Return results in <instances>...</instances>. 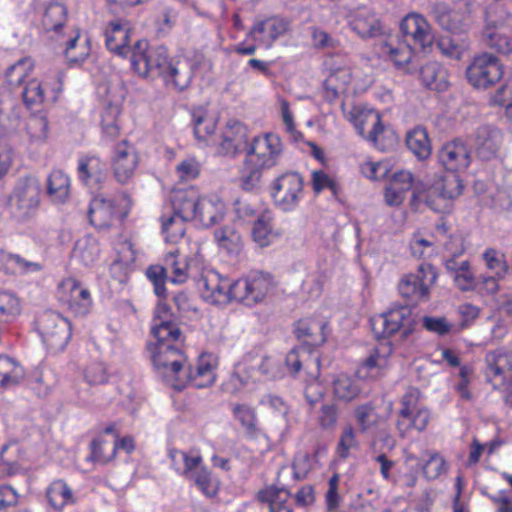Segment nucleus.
Masks as SVG:
<instances>
[{
    "label": "nucleus",
    "mask_w": 512,
    "mask_h": 512,
    "mask_svg": "<svg viewBox=\"0 0 512 512\" xmlns=\"http://www.w3.org/2000/svg\"><path fill=\"white\" fill-rule=\"evenodd\" d=\"M431 415L428 409L422 407L409 413L407 417L397 419L396 427L401 437L407 436L411 429L422 432L426 429Z\"/></svg>",
    "instance_id": "47"
},
{
    "label": "nucleus",
    "mask_w": 512,
    "mask_h": 512,
    "mask_svg": "<svg viewBox=\"0 0 512 512\" xmlns=\"http://www.w3.org/2000/svg\"><path fill=\"white\" fill-rule=\"evenodd\" d=\"M67 19L66 7L58 2L47 5L43 16V26L47 31H54L60 34Z\"/></svg>",
    "instance_id": "54"
},
{
    "label": "nucleus",
    "mask_w": 512,
    "mask_h": 512,
    "mask_svg": "<svg viewBox=\"0 0 512 512\" xmlns=\"http://www.w3.org/2000/svg\"><path fill=\"white\" fill-rule=\"evenodd\" d=\"M47 194L51 201L64 203L70 194V178L61 170H54L47 179Z\"/></svg>",
    "instance_id": "45"
},
{
    "label": "nucleus",
    "mask_w": 512,
    "mask_h": 512,
    "mask_svg": "<svg viewBox=\"0 0 512 512\" xmlns=\"http://www.w3.org/2000/svg\"><path fill=\"white\" fill-rule=\"evenodd\" d=\"M214 240L219 249L229 254H238L243 246L241 233L235 224H227L214 231Z\"/></svg>",
    "instance_id": "43"
},
{
    "label": "nucleus",
    "mask_w": 512,
    "mask_h": 512,
    "mask_svg": "<svg viewBox=\"0 0 512 512\" xmlns=\"http://www.w3.org/2000/svg\"><path fill=\"white\" fill-rule=\"evenodd\" d=\"M132 69L141 77H162L167 86L182 91L190 85L195 66L170 59L163 46L149 49L141 39L134 44Z\"/></svg>",
    "instance_id": "3"
},
{
    "label": "nucleus",
    "mask_w": 512,
    "mask_h": 512,
    "mask_svg": "<svg viewBox=\"0 0 512 512\" xmlns=\"http://www.w3.org/2000/svg\"><path fill=\"white\" fill-rule=\"evenodd\" d=\"M422 83L430 90L442 92L449 86L447 70L437 62H428L420 70Z\"/></svg>",
    "instance_id": "42"
},
{
    "label": "nucleus",
    "mask_w": 512,
    "mask_h": 512,
    "mask_svg": "<svg viewBox=\"0 0 512 512\" xmlns=\"http://www.w3.org/2000/svg\"><path fill=\"white\" fill-rule=\"evenodd\" d=\"M400 30L405 41L426 52L434 43L435 37L428 20L419 13H409L400 22Z\"/></svg>",
    "instance_id": "19"
},
{
    "label": "nucleus",
    "mask_w": 512,
    "mask_h": 512,
    "mask_svg": "<svg viewBox=\"0 0 512 512\" xmlns=\"http://www.w3.org/2000/svg\"><path fill=\"white\" fill-rule=\"evenodd\" d=\"M255 373L256 371L254 367L248 366L246 360H244L236 366V372L232 374L229 380L225 383V390L230 393L239 391L242 387L248 384L250 379L253 381L257 380Z\"/></svg>",
    "instance_id": "57"
},
{
    "label": "nucleus",
    "mask_w": 512,
    "mask_h": 512,
    "mask_svg": "<svg viewBox=\"0 0 512 512\" xmlns=\"http://www.w3.org/2000/svg\"><path fill=\"white\" fill-rule=\"evenodd\" d=\"M436 280L435 268L431 264L422 263L416 271L402 277L398 285L399 293L413 301L426 299Z\"/></svg>",
    "instance_id": "14"
},
{
    "label": "nucleus",
    "mask_w": 512,
    "mask_h": 512,
    "mask_svg": "<svg viewBox=\"0 0 512 512\" xmlns=\"http://www.w3.org/2000/svg\"><path fill=\"white\" fill-rule=\"evenodd\" d=\"M283 154V143L274 133L255 136L245 147V158L240 170V184L246 191L255 189L262 172L278 164Z\"/></svg>",
    "instance_id": "4"
},
{
    "label": "nucleus",
    "mask_w": 512,
    "mask_h": 512,
    "mask_svg": "<svg viewBox=\"0 0 512 512\" xmlns=\"http://www.w3.org/2000/svg\"><path fill=\"white\" fill-rule=\"evenodd\" d=\"M378 51L382 57L392 61L396 68L406 73L414 71L412 59L414 50L407 41H398L394 43L391 38L382 40L379 43Z\"/></svg>",
    "instance_id": "28"
},
{
    "label": "nucleus",
    "mask_w": 512,
    "mask_h": 512,
    "mask_svg": "<svg viewBox=\"0 0 512 512\" xmlns=\"http://www.w3.org/2000/svg\"><path fill=\"white\" fill-rule=\"evenodd\" d=\"M503 75V65L490 53L475 56L466 70L468 82L478 89H487L495 85Z\"/></svg>",
    "instance_id": "13"
},
{
    "label": "nucleus",
    "mask_w": 512,
    "mask_h": 512,
    "mask_svg": "<svg viewBox=\"0 0 512 512\" xmlns=\"http://www.w3.org/2000/svg\"><path fill=\"white\" fill-rule=\"evenodd\" d=\"M246 127L237 120H229L223 128L220 141L215 143V154L219 156H236L243 144H247Z\"/></svg>",
    "instance_id": "24"
},
{
    "label": "nucleus",
    "mask_w": 512,
    "mask_h": 512,
    "mask_svg": "<svg viewBox=\"0 0 512 512\" xmlns=\"http://www.w3.org/2000/svg\"><path fill=\"white\" fill-rule=\"evenodd\" d=\"M151 334L155 341L148 343L147 351L156 374L168 386L175 390H182L187 384L206 388L215 382L218 362L214 355L201 354L195 366H187L182 331L165 303L159 302L156 306Z\"/></svg>",
    "instance_id": "1"
},
{
    "label": "nucleus",
    "mask_w": 512,
    "mask_h": 512,
    "mask_svg": "<svg viewBox=\"0 0 512 512\" xmlns=\"http://www.w3.org/2000/svg\"><path fill=\"white\" fill-rule=\"evenodd\" d=\"M36 329L43 344L51 352L62 351L71 338L69 320L51 310H47L38 316Z\"/></svg>",
    "instance_id": "10"
},
{
    "label": "nucleus",
    "mask_w": 512,
    "mask_h": 512,
    "mask_svg": "<svg viewBox=\"0 0 512 512\" xmlns=\"http://www.w3.org/2000/svg\"><path fill=\"white\" fill-rule=\"evenodd\" d=\"M192 124L194 135L199 143L209 146L215 144L214 132L216 117L204 107H197L192 111Z\"/></svg>",
    "instance_id": "35"
},
{
    "label": "nucleus",
    "mask_w": 512,
    "mask_h": 512,
    "mask_svg": "<svg viewBox=\"0 0 512 512\" xmlns=\"http://www.w3.org/2000/svg\"><path fill=\"white\" fill-rule=\"evenodd\" d=\"M359 446L356 432L351 425L344 427L338 441L337 454L341 458H347L353 450Z\"/></svg>",
    "instance_id": "64"
},
{
    "label": "nucleus",
    "mask_w": 512,
    "mask_h": 512,
    "mask_svg": "<svg viewBox=\"0 0 512 512\" xmlns=\"http://www.w3.org/2000/svg\"><path fill=\"white\" fill-rule=\"evenodd\" d=\"M139 156L133 145L123 141L116 145L111 158L113 174L117 182L127 183L135 174Z\"/></svg>",
    "instance_id": "21"
},
{
    "label": "nucleus",
    "mask_w": 512,
    "mask_h": 512,
    "mask_svg": "<svg viewBox=\"0 0 512 512\" xmlns=\"http://www.w3.org/2000/svg\"><path fill=\"white\" fill-rule=\"evenodd\" d=\"M190 219H184L175 206V191L171 196L170 210L164 211L160 217L161 233L165 242L177 243L183 238L186 230L185 223Z\"/></svg>",
    "instance_id": "31"
},
{
    "label": "nucleus",
    "mask_w": 512,
    "mask_h": 512,
    "mask_svg": "<svg viewBox=\"0 0 512 512\" xmlns=\"http://www.w3.org/2000/svg\"><path fill=\"white\" fill-rule=\"evenodd\" d=\"M392 354L390 343H381L378 345L365 361L358 367L357 376L361 378L374 379L382 375L388 367L389 358Z\"/></svg>",
    "instance_id": "32"
},
{
    "label": "nucleus",
    "mask_w": 512,
    "mask_h": 512,
    "mask_svg": "<svg viewBox=\"0 0 512 512\" xmlns=\"http://www.w3.org/2000/svg\"><path fill=\"white\" fill-rule=\"evenodd\" d=\"M105 44L109 51L120 57H127L130 55V62L132 63V53L134 46L131 48L128 44L130 42V25L124 19H115L105 27L104 30Z\"/></svg>",
    "instance_id": "23"
},
{
    "label": "nucleus",
    "mask_w": 512,
    "mask_h": 512,
    "mask_svg": "<svg viewBox=\"0 0 512 512\" xmlns=\"http://www.w3.org/2000/svg\"><path fill=\"white\" fill-rule=\"evenodd\" d=\"M46 494L50 506L56 511H61L65 506L75 502L71 488L62 480L52 482Z\"/></svg>",
    "instance_id": "49"
},
{
    "label": "nucleus",
    "mask_w": 512,
    "mask_h": 512,
    "mask_svg": "<svg viewBox=\"0 0 512 512\" xmlns=\"http://www.w3.org/2000/svg\"><path fill=\"white\" fill-rule=\"evenodd\" d=\"M354 416L361 433H366L375 427L380 420L379 414L371 403L357 406Z\"/></svg>",
    "instance_id": "59"
},
{
    "label": "nucleus",
    "mask_w": 512,
    "mask_h": 512,
    "mask_svg": "<svg viewBox=\"0 0 512 512\" xmlns=\"http://www.w3.org/2000/svg\"><path fill=\"white\" fill-rule=\"evenodd\" d=\"M350 28L361 38L386 36L387 31L375 13L366 7L352 11L348 16Z\"/></svg>",
    "instance_id": "25"
},
{
    "label": "nucleus",
    "mask_w": 512,
    "mask_h": 512,
    "mask_svg": "<svg viewBox=\"0 0 512 512\" xmlns=\"http://www.w3.org/2000/svg\"><path fill=\"white\" fill-rule=\"evenodd\" d=\"M0 269L8 274H17L25 273L28 271H37L40 269V266L37 263L24 260L19 255L1 250Z\"/></svg>",
    "instance_id": "52"
},
{
    "label": "nucleus",
    "mask_w": 512,
    "mask_h": 512,
    "mask_svg": "<svg viewBox=\"0 0 512 512\" xmlns=\"http://www.w3.org/2000/svg\"><path fill=\"white\" fill-rule=\"evenodd\" d=\"M270 194L277 208L284 212L294 211L304 197V182L299 173L288 172L277 177Z\"/></svg>",
    "instance_id": "12"
},
{
    "label": "nucleus",
    "mask_w": 512,
    "mask_h": 512,
    "mask_svg": "<svg viewBox=\"0 0 512 512\" xmlns=\"http://www.w3.org/2000/svg\"><path fill=\"white\" fill-rule=\"evenodd\" d=\"M22 312L20 298L13 292L0 290V322L12 323Z\"/></svg>",
    "instance_id": "51"
},
{
    "label": "nucleus",
    "mask_w": 512,
    "mask_h": 512,
    "mask_svg": "<svg viewBox=\"0 0 512 512\" xmlns=\"http://www.w3.org/2000/svg\"><path fill=\"white\" fill-rule=\"evenodd\" d=\"M362 387L359 380L347 373H337L331 380V392L338 402L348 403L355 400L361 393Z\"/></svg>",
    "instance_id": "36"
},
{
    "label": "nucleus",
    "mask_w": 512,
    "mask_h": 512,
    "mask_svg": "<svg viewBox=\"0 0 512 512\" xmlns=\"http://www.w3.org/2000/svg\"><path fill=\"white\" fill-rule=\"evenodd\" d=\"M98 239L92 235H84L75 242L72 256L85 266L93 265L100 256Z\"/></svg>",
    "instance_id": "41"
},
{
    "label": "nucleus",
    "mask_w": 512,
    "mask_h": 512,
    "mask_svg": "<svg viewBox=\"0 0 512 512\" xmlns=\"http://www.w3.org/2000/svg\"><path fill=\"white\" fill-rule=\"evenodd\" d=\"M288 370L294 375L301 377V369L304 366L305 377L303 380L307 383L304 394L310 404L318 402L323 396V389L318 382L320 368L319 357L310 354L305 347L292 349L285 359Z\"/></svg>",
    "instance_id": "8"
},
{
    "label": "nucleus",
    "mask_w": 512,
    "mask_h": 512,
    "mask_svg": "<svg viewBox=\"0 0 512 512\" xmlns=\"http://www.w3.org/2000/svg\"><path fill=\"white\" fill-rule=\"evenodd\" d=\"M486 268L498 277H505L509 266L504 253L494 248H486L482 253Z\"/></svg>",
    "instance_id": "58"
},
{
    "label": "nucleus",
    "mask_w": 512,
    "mask_h": 512,
    "mask_svg": "<svg viewBox=\"0 0 512 512\" xmlns=\"http://www.w3.org/2000/svg\"><path fill=\"white\" fill-rule=\"evenodd\" d=\"M63 43L65 44L64 56L70 64H80L90 54V39L87 36L83 37L78 29H70L68 39Z\"/></svg>",
    "instance_id": "38"
},
{
    "label": "nucleus",
    "mask_w": 512,
    "mask_h": 512,
    "mask_svg": "<svg viewBox=\"0 0 512 512\" xmlns=\"http://www.w3.org/2000/svg\"><path fill=\"white\" fill-rule=\"evenodd\" d=\"M250 303L261 302L273 289L275 282L269 273L253 272L248 275Z\"/></svg>",
    "instance_id": "46"
},
{
    "label": "nucleus",
    "mask_w": 512,
    "mask_h": 512,
    "mask_svg": "<svg viewBox=\"0 0 512 512\" xmlns=\"http://www.w3.org/2000/svg\"><path fill=\"white\" fill-rule=\"evenodd\" d=\"M197 284L203 299L212 304L229 303V279L211 267L203 266Z\"/></svg>",
    "instance_id": "20"
},
{
    "label": "nucleus",
    "mask_w": 512,
    "mask_h": 512,
    "mask_svg": "<svg viewBox=\"0 0 512 512\" xmlns=\"http://www.w3.org/2000/svg\"><path fill=\"white\" fill-rule=\"evenodd\" d=\"M503 134L494 126L479 127L473 138V148L479 158L490 160L496 157L502 144Z\"/></svg>",
    "instance_id": "29"
},
{
    "label": "nucleus",
    "mask_w": 512,
    "mask_h": 512,
    "mask_svg": "<svg viewBox=\"0 0 512 512\" xmlns=\"http://www.w3.org/2000/svg\"><path fill=\"white\" fill-rule=\"evenodd\" d=\"M342 110L359 135L371 142L377 141L378 135L383 131L378 112L361 105H354L350 109H346L343 105Z\"/></svg>",
    "instance_id": "18"
},
{
    "label": "nucleus",
    "mask_w": 512,
    "mask_h": 512,
    "mask_svg": "<svg viewBox=\"0 0 512 512\" xmlns=\"http://www.w3.org/2000/svg\"><path fill=\"white\" fill-rule=\"evenodd\" d=\"M485 376L495 389H507L508 373L511 369L510 356L502 348L489 351L485 357Z\"/></svg>",
    "instance_id": "26"
},
{
    "label": "nucleus",
    "mask_w": 512,
    "mask_h": 512,
    "mask_svg": "<svg viewBox=\"0 0 512 512\" xmlns=\"http://www.w3.org/2000/svg\"><path fill=\"white\" fill-rule=\"evenodd\" d=\"M41 191L37 177L28 175L19 178L8 198L11 217L18 223L31 220L39 210Z\"/></svg>",
    "instance_id": "7"
},
{
    "label": "nucleus",
    "mask_w": 512,
    "mask_h": 512,
    "mask_svg": "<svg viewBox=\"0 0 512 512\" xmlns=\"http://www.w3.org/2000/svg\"><path fill=\"white\" fill-rule=\"evenodd\" d=\"M439 161L446 170L451 172L465 171L471 163V154L467 145L460 140H452L443 145L439 152ZM455 175V173H452ZM451 175V173L446 174ZM456 176L460 178L457 174ZM445 177V175H443ZM442 178L440 176L438 179ZM461 180V179H459ZM461 190L463 189L462 181Z\"/></svg>",
    "instance_id": "22"
},
{
    "label": "nucleus",
    "mask_w": 512,
    "mask_h": 512,
    "mask_svg": "<svg viewBox=\"0 0 512 512\" xmlns=\"http://www.w3.org/2000/svg\"><path fill=\"white\" fill-rule=\"evenodd\" d=\"M168 457L173 471L192 482L194 486L206 497H214L218 492V481L212 476L204 464L200 450L170 449Z\"/></svg>",
    "instance_id": "6"
},
{
    "label": "nucleus",
    "mask_w": 512,
    "mask_h": 512,
    "mask_svg": "<svg viewBox=\"0 0 512 512\" xmlns=\"http://www.w3.org/2000/svg\"><path fill=\"white\" fill-rule=\"evenodd\" d=\"M232 412L247 437L256 439L263 434L258 424L256 411L252 407L246 404H237L234 405Z\"/></svg>",
    "instance_id": "44"
},
{
    "label": "nucleus",
    "mask_w": 512,
    "mask_h": 512,
    "mask_svg": "<svg viewBox=\"0 0 512 512\" xmlns=\"http://www.w3.org/2000/svg\"><path fill=\"white\" fill-rule=\"evenodd\" d=\"M290 29L291 22L287 18L270 16L256 21L248 32V38L256 42L259 48L270 49Z\"/></svg>",
    "instance_id": "17"
},
{
    "label": "nucleus",
    "mask_w": 512,
    "mask_h": 512,
    "mask_svg": "<svg viewBox=\"0 0 512 512\" xmlns=\"http://www.w3.org/2000/svg\"><path fill=\"white\" fill-rule=\"evenodd\" d=\"M423 475L428 480H435L448 470V464L444 457L437 452L430 454L423 465Z\"/></svg>",
    "instance_id": "63"
},
{
    "label": "nucleus",
    "mask_w": 512,
    "mask_h": 512,
    "mask_svg": "<svg viewBox=\"0 0 512 512\" xmlns=\"http://www.w3.org/2000/svg\"><path fill=\"white\" fill-rule=\"evenodd\" d=\"M89 459L95 463L107 464L114 459L112 445L102 436L96 437L90 444Z\"/></svg>",
    "instance_id": "62"
},
{
    "label": "nucleus",
    "mask_w": 512,
    "mask_h": 512,
    "mask_svg": "<svg viewBox=\"0 0 512 512\" xmlns=\"http://www.w3.org/2000/svg\"><path fill=\"white\" fill-rule=\"evenodd\" d=\"M22 139L29 149H36L43 146L48 140V120L42 114L30 115L22 130Z\"/></svg>",
    "instance_id": "34"
},
{
    "label": "nucleus",
    "mask_w": 512,
    "mask_h": 512,
    "mask_svg": "<svg viewBox=\"0 0 512 512\" xmlns=\"http://www.w3.org/2000/svg\"><path fill=\"white\" fill-rule=\"evenodd\" d=\"M122 216L114 199L97 195L92 198L88 217L90 223L99 229L110 227L116 220Z\"/></svg>",
    "instance_id": "27"
},
{
    "label": "nucleus",
    "mask_w": 512,
    "mask_h": 512,
    "mask_svg": "<svg viewBox=\"0 0 512 512\" xmlns=\"http://www.w3.org/2000/svg\"><path fill=\"white\" fill-rule=\"evenodd\" d=\"M294 332L308 346H318L327 339L328 322L324 318H304L295 324Z\"/></svg>",
    "instance_id": "30"
},
{
    "label": "nucleus",
    "mask_w": 512,
    "mask_h": 512,
    "mask_svg": "<svg viewBox=\"0 0 512 512\" xmlns=\"http://www.w3.org/2000/svg\"><path fill=\"white\" fill-rule=\"evenodd\" d=\"M251 235L253 241L261 248L270 246L281 236V233L274 228L273 215L270 211L262 212L257 216Z\"/></svg>",
    "instance_id": "37"
},
{
    "label": "nucleus",
    "mask_w": 512,
    "mask_h": 512,
    "mask_svg": "<svg viewBox=\"0 0 512 512\" xmlns=\"http://www.w3.org/2000/svg\"><path fill=\"white\" fill-rule=\"evenodd\" d=\"M23 376L21 367L10 357L0 356V386L15 384Z\"/></svg>",
    "instance_id": "61"
},
{
    "label": "nucleus",
    "mask_w": 512,
    "mask_h": 512,
    "mask_svg": "<svg viewBox=\"0 0 512 512\" xmlns=\"http://www.w3.org/2000/svg\"><path fill=\"white\" fill-rule=\"evenodd\" d=\"M371 327L377 337L388 338L400 333L403 339L408 338L416 328V319L409 306H392L386 312L370 319Z\"/></svg>",
    "instance_id": "9"
},
{
    "label": "nucleus",
    "mask_w": 512,
    "mask_h": 512,
    "mask_svg": "<svg viewBox=\"0 0 512 512\" xmlns=\"http://www.w3.org/2000/svg\"><path fill=\"white\" fill-rule=\"evenodd\" d=\"M352 81L353 75L349 67L333 69L324 82L325 98L329 101L335 100L348 91Z\"/></svg>",
    "instance_id": "39"
},
{
    "label": "nucleus",
    "mask_w": 512,
    "mask_h": 512,
    "mask_svg": "<svg viewBox=\"0 0 512 512\" xmlns=\"http://www.w3.org/2000/svg\"><path fill=\"white\" fill-rule=\"evenodd\" d=\"M409 248L411 255L417 259H429L437 252L435 243L425 238L420 232L413 234Z\"/></svg>",
    "instance_id": "60"
},
{
    "label": "nucleus",
    "mask_w": 512,
    "mask_h": 512,
    "mask_svg": "<svg viewBox=\"0 0 512 512\" xmlns=\"http://www.w3.org/2000/svg\"><path fill=\"white\" fill-rule=\"evenodd\" d=\"M408 149L419 159H426L431 154V144L428 133L423 127H415L406 137Z\"/></svg>",
    "instance_id": "50"
},
{
    "label": "nucleus",
    "mask_w": 512,
    "mask_h": 512,
    "mask_svg": "<svg viewBox=\"0 0 512 512\" xmlns=\"http://www.w3.org/2000/svg\"><path fill=\"white\" fill-rule=\"evenodd\" d=\"M175 206L184 219L205 228L220 223L227 212L225 202L218 195H200L194 187L175 191Z\"/></svg>",
    "instance_id": "5"
},
{
    "label": "nucleus",
    "mask_w": 512,
    "mask_h": 512,
    "mask_svg": "<svg viewBox=\"0 0 512 512\" xmlns=\"http://www.w3.org/2000/svg\"><path fill=\"white\" fill-rule=\"evenodd\" d=\"M445 267L460 290L469 291L476 288L477 280L471 270L469 261L458 262L455 259H448Z\"/></svg>",
    "instance_id": "40"
},
{
    "label": "nucleus",
    "mask_w": 512,
    "mask_h": 512,
    "mask_svg": "<svg viewBox=\"0 0 512 512\" xmlns=\"http://www.w3.org/2000/svg\"><path fill=\"white\" fill-rule=\"evenodd\" d=\"M34 69V61L24 57L11 65L5 73L6 81L11 87L20 86Z\"/></svg>",
    "instance_id": "56"
},
{
    "label": "nucleus",
    "mask_w": 512,
    "mask_h": 512,
    "mask_svg": "<svg viewBox=\"0 0 512 512\" xmlns=\"http://www.w3.org/2000/svg\"><path fill=\"white\" fill-rule=\"evenodd\" d=\"M259 499L269 503L270 512H293L289 491L269 487L259 493Z\"/></svg>",
    "instance_id": "48"
},
{
    "label": "nucleus",
    "mask_w": 512,
    "mask_h": 512,
    "mask_svg": "<svg viewBox=\"0 0 512 512\" xmlns=\"http://www.w3.org/2000/svg\"><path fill=\"white\" fill-rule=\"evenodd\" d=\"M59 300L75 315H87L93 305L91 293L77 279L68 277L58 285Z\"/></svg>",
    "instance_id": "16"
},
{
    "label": "nucleus",
    "mask_w": 512,
    "mask_h": 512,
    "mask_svg": "<svg viewBox=\"0 0 512 512\" xmlns=\"http://www.w3.org/2000/svg\"><path fill=\"white\" fill-rule=\"evenodd\" d=\"M166 269L170 271L169 280L174 284L184 283L188 277V273L193 269V261L187 264L185 261L178 259L177 251L170 252L165 258Z\"/></svg>",
    "instance_id": "55"
},
{
    "label": "nucleus",
    "mask_w": 512,
    "mask_h": 512,
    "mask_svg": "<svg viewBox=\"0 0 512 512\" xmlns=\"http://www.w3.org/2000/svg\"><path fill=\"white\" fill-rule=\"evenodd\" d=\"M120 113L121 104L119 102H109L105 105L101 113V127L104 136L114 139L119 135L118 118Z\"/></svg>",
    "instance_id": "53"
},
{
    "label": "nucleus",
    "mask_w": 512,
    "mask_h": 512,
    "mask_svg": "<svg viewBox=\"0 0 512 512\" xmlns=\"http://www.w3.org/2000/svg\"><path fill=\"white\" fill-rule=\"evenodd\" d=\"M511 14L502 6H490L486 12V25L482 31L483 42L502 54L512 53V37L501 32L508 26Z\"/></svg>",
    "instance_id": "11"
},
{
    "label": "nucleus",
    "mask_w": 512,
    "mask_h": 512,
    "mask_svg": "<svg viewBox=\"0 0 512 512\" xmlns=\"http://www.w3.org/2000/svg\"><path fill=\"white\" fill-rule=\"evenodd\" d=\"M78 176L89 188H97L107 177L106 164L96 155L82 156L78 161Z\"/></svg>",
    "instance_id": "33"
},
{
    "label": "nucleus",
    "mask_w": 512,
    "mask_h": 512,
    "mask_svg": "<svg viewBox=\"0 0 512 512\" xmlns=\"http://www.w3.org/2000/svg\"><path fill=\"white\" fill-rule=\"evenodd\" d=\"M63 74L54 69L43 81H29L23 91V100L27 107H33L46 102H55L62 91Z\"/></svg>",
    "instance_id": "15"
},
{
    "label": "nucleus",
    "mask_w": 512,
    "mask_h": 512,
    "mask_svg": "<svg viewBox=\"0 0 512 512\" xmlns=\"http://www.w3.org/2000/svg\"><path fill=\"white\" fill-rule=\"evenodd\" d=\"M413 189L410 206L414 211L425 207L436 213L448 214L453 210V201L461 194V183L456 175H447L434 181L428 188L415 184L410 171L401 170L393 174L385 188L384 199L387 205L400 206L407 192Z\"/></svg>",
    "instance_id": "2"
}]
</instances>
